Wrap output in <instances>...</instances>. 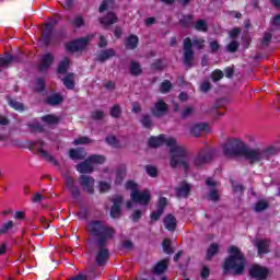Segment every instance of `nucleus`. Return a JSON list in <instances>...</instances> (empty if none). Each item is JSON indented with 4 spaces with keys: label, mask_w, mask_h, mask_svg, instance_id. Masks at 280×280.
Returning <instances> with one entry per match:
<instances>
[{
    "label": "nucleus",
    "mask_w": 280,
    "mask_h": 280,
    "mask_svg": "<svg viewBox=\"0 0 280 280\" xmlns=\"http://www.w3.org/2000/svg\"><path fill=\"white\" fill-rule=\"evenodd\" d=\"M88 231L92 233L94 237H98L100 246H106V242L115 235V230H113V228H108L100 221L90 222L88 224Z\"/></svg>",
    "instance_id": "7ed1b4c3"
},
{
    "label": "nucleus",
    "mask_w": 280,
    "mask_h": 280,
    "mask_svg": "<svg viewBox=\"0 0 280 280\" xmlns=\"http://www.w3.org/2000/svg\"><path fill=\"white\" fill-rule=\"evenodd\" d=\"M145 172L149 176H151L152 178H156V174H159V172L156 171V167L154 166H150L148 165L145 167Z\"/></svg>",
    "instance_id": "864d4df0"
},
{
    "label": "nucleus",
    "mask_w": 280,
    "mask_h": 280,
    "mask_svg": "<svg viewBox=\"0 0 280 280\" xmlns=\"http://www.w3.org/2000/svg\"><path fill=\"white\" fill-rule=\"evenodd\" d=\"M35 89L36 91H43L45 89V81H43V79H38L36 81Z\"/></svg>",
    "instance_id": "0e129e2a"
},
{
    "label": "nucleus",
    "mask_w": 280,
    "mask_h": 280,
    "mask_svg": "<svg viewBox=\"0 0 280 280\" xmlns=\"http://www.w3.org/2000/svg\"><path fill=\"white\" fill-rule=\"evenodd\" d=\"M171 89H172V83L167 80L162 82L160 86L161 93H168Z\"/></svg>",
    "instance_id": "de8ad7c7"
},
{
    "label": "nucleus",
    "mask_w": 280,
    "mask_h": 280,
    "mask_svg": "<svg viewBox=\"0 0 280 280\" xmlns=\"http://www.w3.org/2000/svg\"><path fill=\"white\" fill-rule=\"evenodd\" d=\"M224 78V72L221 70H215L212 72V80L213 82H219V80H222Z\"/></svg>",
    "instance_id": "5fc2aeb1"
},
{
    "label": "nucleus",
    "mask_w": 280,
    "mask_h": 280,
    "mask_svg": "<svg viewBox=\"0 0 280 280\" xmlns=\"http://www.w3.org/2000/svg\"><path fill=\"white\" fill-rule=\"evenodd\" d=\"M194 113H196V110L194 109V107L188 106L186 107L183 113H182V117H184V119H187V117H191V115H194Z\"/></svg>",
    "instance_id": "8fccbe9b"
},
{
    "label": "nucleus",
    "mask_w": 280,
    "mask_h": 280,
    "mask_svg": "<svg viewBox=\"0 0 280 280\" xmlns=\"http://www.w3.org/2000/svg\"><path fill=\"white\" fill-rule=\"evenodd\" d=\"M79 183L81 185V189L86 194H94L95 191V178L89 175H81L79 177Z\"/></svg>",
    "instance_id": "6e6552de"
},
{
    "label": "nucleus",
    "mask_w": 280,
    "mask_h": 280,
    "mask_svg": "<svg viewBox=\"0 0 280 280\" xmlns=\"http://www.w3.org/2000/svg\"><path fill=\"white\" fill-rule=\"evenodd\" d=\"M149 145L151 148H159L161 145H166L170 148L171 161H172V150L174 148H180V144H177L176 139L172 137H167L165 135H160L159 137H151L149 140Z\"/></svg>",
    "instance_id": "423d86ee"
},
{
    "label": "nucleus",
    "mask_w": 280,
    "mask_h": 280,
    "mask_svg": "<svg viewBox=\"0 0 280 280\" xmlns=\"http://www.w3.org/2000/svg\"><path fill=\"white\" fill-rule=\"evenodd\" d=\"M194 62V49H191V38H186L184 40V65L186 67H191Z\"/></svg>",
    "instance_id": "9d476101"
},
{
    "label": "nucleus",
    "mask_w": 280,
    "mask_h": 280,
    "mask_svg": "<svg viewBox=\"0 0 280 280\" xmlns=\"http://www.w3.org/2000/svg\"><path fill=\"white\" fill-rule=\"evenodd\" d=\"M105 141L108 145H112V148H119V142H117V138L115 136L106 137Z\"/></svg>",
    "instance_id": "a18cd8bd"
},
{
    "label": "nucleus",
    "mask_w": 280,
    "mask_h": 280,
    "mask_svg": "<svg viewBox=\"0 0 280 280\" xmlns=\"http://www.w3.org/2000/svg\"><path fill=\"white\" fill-rule=\"evenodd\" d=\"M114 175L116 176V185H121V183H124V178H126V166H121L115 171Z\"/></svg>",
    "instance_id": "bb28decb"
},
{
    "label": "nucleus",
    "mask_w": 280,
    "mask_h": 280,
    "mask_svg": "<svg viewBox=\"0 0 280 280\" xmlns=\"http://www.w3.org/2000/svg\"><path fill=\"white\" fill-rule=\"evenodd\" d=\"M42 119L45 121V124H48V126H54V124L59 121V118L54 115L44 116Z\"/></svg>",
    "instance_id": "58836bf2"
},
{
    "label": "nucleus",
    "mask_w": 280,
    "mask_h": 280,
    "mask_svg": "<svg viewBox=\"0 0 280 280\" xmlns=\"http://www.w3.org/2000/svg\"><path fill=\"white\" fill-rule=\"evenodd\" d=\"M86 143H91V139H89L88 137H81L73 141L74 145H84Z\"/></svg>",
    "instance_id": "3c124183"
},
{
    "label": "nucleus",
    "mask_w": 280,
    "mask_h": 280,
    "mask_svg": "<svg viewBox=\"0 0 280 280\" xmlns=\"http://www.w3.org/2000/svg\"><path fill=\"white\" fill-rule=\"evenodd\" d=\"M209 47L211 51L214 52V51H218V49H220V44L218 43V40L212 39L209 42Z\"/></svg>",
    "instance_id": "13d9d810"
},
{
    "label": "nucleus",
    "mask_w": 280,
    "mask_h": 280,
    "mask_svg": "<svg viewBox=\"0 0 280 280\" xmlns=\"http://www.w3.org/2000/svg\"><path fill=\"white\" fill-rule=\"evenodd\" d=\"M86 23L84 22V18L82 15H75L72 20H71V25H73V27H84Z\"/></svg>",
    "instance_id": "f704fd0d"
},
{
    "label": "nucleus",
    "mask_w": 280,
    "mask_h": 280,
    "mask_svg": "<svg viewBox=\"0 0 280 280\" xmlns=\"http://www.w3.org/2000/svg\"><path fill=\"white\" fill-rule=\"evenodd\" d=\"M271 25H272L273 27H279V25H280V15H276V16L273 18Z\"/></svg>",
    "instance_id": "774afa93"
},
{
    "label": "nucleus",
    "mask_w": 280,
    "mask_h": 280,
    "mask_svg": "<svg viewBox=\"0 0 280 280\" xmlns=\"http://www.w3.org/2000/svg\"><path fill=\"white\" fill-rule=\"evenodd\" d=\"M189 191H191V185H189L187 183H182L176 188V196L178 198H187L189 196Z\"/></svg>",
    "instance_id": "f3484780"
},
{
    "label": "nucleus",
    "mask_w": 280,
    "mask_h": 280,
    "mask_svg": "<svg viewBox=\"0 0 280 280\" xmlns=\"http://www.w3.org/2000/svg\"><path fill=\"white\" fill-rule=\"evenodd\" d=\"M106 261H108V249L104 248V246H101V249L96 255V264L98 266H104Z\"/></svg>",
    "instance_id": "aec40b11"
},
{
    "label": "nucleus",
    "mask_w": 280,
    "mask_h": 280,
    "mask_svg": "<svg viewBox=\"0 0 280 280\" xmlns=\"http://www.w3.org/2000/svg\"><path fill=\"white\" fill-rule=\"evenodd\" d=\"M47 102L51 106H56L57 104H60V102H62V96H60V94H52L48 97Z\"/></svg>",
    "instance_id": "4c0bfd02"
},
{
    "label": "nucleus",
    "mask_w": 280,
    "mask_h": 280,
    "mask_svg": "<svg viewBox=\"0 0 280 280\" xmlns=\"http://www.w3.org/2000/svg\"><path fill=\"white\" fill-rule=\"evenodd\" d=\"M228 143L230 144V148H232V152H235L236 155L246 154V143H244L242 140L232 139L229 140Z\"/></svg>",
    "instance_id": "f8f14e48"
},
{
    "label": "nucleus",
    "mask_w": 280,
    "mask_h": 280,
    "mask_svg": "<svg viewBox=\"0 0 280 280\" xmlns=\"http://www.w3.org/2000/svg\"><path fill=\"white\" fill-rule=\"evenodd\" d=\"M141 65H139L137 61H131L130 63V73L131 75H141Z\"/></svg>",
    "instance_id": "c9c22d12"
},
{
    "label": "nucleus",
    "mask_w": 280,
    "mask_h": 280,
    "mask_svg": "<svg viewBox=\"0 0 280 280\" xmlns=\"http://www.w3.org/2000/svg\"><path fill=\"white\" fill-rule=\"evenodd\" d=\"M194 28L197 30V32H207V30H209V24H207V21L205 20H198L195 23Z\"/></svg>",
    "instance_id": "2f4dec72"
},
{
    "label": "nucleus",
    "mask_w": 280,
    "mask_h": 280,
    "mask_svg": "<svg viewBox=\"0 0 280 280\" xmlns=\"http://www.w3.org/2000/svg\"><path fill=\"white\" fill-rule=\"evenodd\" d=\"M212 159L211 151H201L189 158V151L185 147H176L172 149L171 167H182L186 174H191L196 170H202Z\"/></svg>",
    "instance_id": "f257e3e1"
},
{
    "label": "nucleus",
    "mask_w": 280,
    "mask_h": 280,
    "mask_svg": "<svg viewBox=\"0 0 280 280\" xmlns=\"http://www.w3.org/2000/svg\"><path fill=\"white\" fill-rule=\"evenodd\" d=\"M90 160V163L95 167V165H103V163H106V158L103 155H92L88 158Z\"/></svg>",
    "instance_id": "c85d7f7f"
},
{
    "label": "nucleus",
    "mask_w": 280,
    "mask_h": 280,
    "mask_svg": "<svg viewBox=\"0 0 280 280\" xmlns=\"http://www.w3.org/2000/svg\"><path fill=\"white\" fill-rule=\"evenodd\" d=\"M162 246H163V250L166 253V255L172 254V246H171L170 240L165 238V240L163 241Z\"/></svg>",
    "instance_id": "6e6d98bb"
},
{
    "label": "nucleus",
    "mask_w": 280,
    "mask_h": 280,
    "mask_svg": "<svg viewBox=\"0 0 280 280\" xmlns=\"http://www.w3.org/2000/svg\"><path fill=\"white\" fill-rule=\"evenodd\" d=\"M151 113L154 117H163L167 113V104L164 100H158L151 108Z\"/></svg>",
    "instance_id": "9b49d317"
},
{
    "label": "nucleus",
    "mask_w": 280,
    "mask_h": 280,
    "mask_svg": "<svg viewBox=\"0 0 280 280\" xmlns=\"http://www.w3.org/2000/svg\"><path fill=\"white\" fill-rule=\"evenodd\" d=\"M190 40H191V47H195V49H205V38L195 37Z\"/></svg>",
    "instance_id": "473e14b6"
},
{
    "label": "nucleus",
    "mask_w": 280,
    "mask_h": 280,
    "mask_svg": "<svg viewBox=\"0 0 280 280\" xmlns=\"http://www.w3.org/2000/svg\"><path fill=\"white\" fill-rule=\"evenodd\" d=\"M249 275L252 279L266 280L268 279V269L266 267L255 265L249 269Z\"/></svg>",
    "instance_id": "1a4fd4ad"
},
{
    "label": "nucleus",
    "mask_w": 280,
    "mask_h": 280,
    "mask_svg": "<svg viewBox=\"0 0 280 280\" xmlns=\"http://www.w3.org/2000/svg\"><path fill=\"white\" fill-rule=\"evenodd\" d=\"M61 5H63L66 10H69L71 5H73V0H61Z\"/></svg>",
    "instance_id": "69168bd1"
},
{
    "label": "nucleus",
    "mask_w": 280,
    "mask_h": 280,
    "mask_svg": "<svg viewBox=\"0 0 280 280\" xmlns=\"http://www.w3.org/2000/svg\"><path fill=\"white\" fill-rule=\"evenodd\" d=\"M45 199V196L40 195V192H35L32 197L31 200L32 202H40L42 200Z\"/></svg>",
    "instance_id": "bf43d9fd"
},
{
    "label": "nucleus",
    "mask_w": 280,
    "mask_h": 280,
    "mask_svg": "<svg viewBox=\"0 0 280 280\" xmlns=\"http://www.w3.org/2000/svg\"><path fill=\"white\" fill-rule=\"evenodd\" d=\"M66 188L72 198L75 200L77 198H80V187L75 185V180L72 177H66Z\"/></svg>",
    "instance_id": "ddd939ff"
},
{
    "label": "nucleus",
    "mask_w": 280,
    "mask_h": 280,
    "mask_svg": "<svg viewBox=\"0 0 280 280\" xmlns=\"http://www.w3.org/2000/svg\"><path fill=\"white\" fill-rule=\"evenodd\" d=\"M266 209H268V202L266 200H260L254 206L256 213H261V211H266Z\"/></svg>",
    "instance_id": "e433bc0d"
},
{
    "label": "nucleus",
    "mask_w": 280,
    "mask_h": 280,
    "mask_svg": "<svg viewBox=\"0 0 280 280\" xmlns=\"http://www.w3.org/2000/svg\"><path fill=\"white\" fill-rule=\"evenodd\" d=\"M164 225L167 231L176 230V218L174 215L168 214L164 218Z\"/></svg>",
    "instance_id": "b1692460"
},
{
    "label": "nucleus",
    "mask_w": 280,
    "mask_h": 280,
    "mask_svg": "<svg viewBox=\"0 0 280 280\" xmlns=\"http://www.w3.org/2000/svg\"><path fill=\"white\" fill-rule=\"evenodd\" d=\"M163 215V209H158V211H154L151 213V220L156 221Z\"/></svg>",
    "instance_id": "052dcab7"
},
{
    "label": "nucleus",
    "mask_w": 280,
    "mask_h": 280,
    "mask_svg": "<svg viewBox=\"0 0 280 280\" xmlns=\"http://www.w3.org/2000/svg\"><path fill=\"white\" fill-rule=\"evenodd\" d=\"M141 124L144 128H150L152 126V120L150 119V116L148 115L143 116Z\"/></svg>",
    "instance_id": "4d7b16f0"
},
{
    "label": "nucleus",
    "mask_w": 280,
    "mask_h": 280,
    "mask_svg": "<svg viewBox=\"0 0 280 280\" xmlns=\"http://www.w3.org/2000/svg\"><path fill=\"white\" fill-rule=\"evenodd\" d=\"M69 65H71V61L69 58H63V60L60 61L58 66V73H67V70L69 69Z\"/></svg>",
    "instance_id": "7c9ffc66"
},
{
    "label": "nucleus",
    "mask_w": 280,
    "mask_h": 280,
    "mask_svg": "<svg viewBox=\"0 0 280 280\" xmlns=\"http://www.w3.org/2000/svg\"><path fill=\"white\" fill-rule=\"evenodd\" d=\"M223 153L225 154V156H237V153L233 152V148H231V144L229 142H226L223 147Z\"/></svg>",
    "instance_id": "79ce46f5"
},
{
    "label": "nucleus",
    "mask_w": 280,
    "mask_h": 280,
    "mask_svg": "<svg viewBox=\"0 0 280 280\" xmlns=\"http://www.w3.org/2000/svg\"><path fill=\"white\" fill-rule=\"evenodd\" d=\"M98 189H100L101 194H106V191H110V183L100 182Z\"/></svg>",
    "instance_id": "c03bdc74"
},
{
    "label": "nucleus",
    "mask_w": 280,
    "mask_h": 280,
    "mask_svg": "<svg viewBox=\"0 0 280 280\" xmlns=\"http://www.w3.org/2000/svg\"><path fill=\"white\" fill-rule=\"evenodd\" d=\"M12 229H14L13 221H8V222L3 223L2 226L0 228V237H1V235H7V233H10V231H12Z\"/></svg>",
    "instance_id": "c756f323"
},
{
    "label": "nucleus",
    "mask_w": 280,
    "mask_h": 280,
    "mask_svg": "<svg viewBox=\"0 0 280 280\" xmlns=\"http://www.w3.org/2000/svg\"><path fill=\"white\" fill-rule=\"evenodd\" d=\"M141 215H143V212L136 210L131 215V220H133V222H139V220H141Z\"/></svg>",
    "instance_id": "e2e57ef3"
},
{
    "label": "nucleus",
    "mask_w": 280,
    "mask_h": 280,
    "mask_svg": "<svg viewBox=\"0 0 280 280\" xmlns=\"http://www.w3.org/2000/svg\"><path fill=\"white\" fill-rule=\"evenodd\" d=\"M256 247L258 248V255H266L270 253V241L260 240L256 242Z\"/></svg>",
    "instance_id": "a211bd4d"
},
{
    "label": "nucleus",
    "mask_w": 280,
    "mask_h": 280,
    "mask_svg": "<svg viewBox=\"0 0 280 280\" xmlns=\"http://www.w3.org/2000/svg\"><path fill=\"white\" fill-rule=\"evenodd\" d=\"M9 106L14 108V110H23V103L14 101V98H8Z\"/></svg>",
    "instance_id": "ea45409f"
},
{
    "label": "nucleus",
    "mask_w": 280,
    "mask_h": 280,
    "mask_svg": "<svg viewBox=\"0 0 280 280\" xmlns=\"http://www.w3.org/2000/svg\"><path fill=\"white\" fill-rule=\"evenodd\" d=\"M69 155L73 161H82V159L86 158V152L82 149H72L70 150Z\"/></svg>",
    "instance_id": "5701e85b"
},
{
    "label": "nucleus",
    "mask_w": 280,
    "mask_h": 280,
    "mask_svg": "<svg viewBox=\"0 0 280 280\" xmlns=\"http://www.w3.org/2000/svg\"><path fill=\"white\" fill-rule=\"evenodd\" d=\"M167 266H170V260L163 259V260L159 261L153 267V275H163V272L167 270Z\"/></svg>",
    "instance_id": "412c9836"
},
{
    "label": "nucleus",
    "mask_w": 280,
    "mask_h": 280,
    "mask_svg": "<svg viewBox=\"0 0 280 280\" xmlns=\"http://www.w3.org/2000/svg\"><path fill=\"white\" fill-rule=\"evenodd\" d=\"M63 84L66 86V89H73L74 84H73V74H68L65 79H63Z\"/></svg>",
    "instance_id": "37998d69"
},
{
    "label": "nucleus",
    "mask_w": 280,
    "mask_h": 280,
    "mask_svg": "<svg viewBox=\"0 0 280 280\" xmlns=\"http://www.w3.org/2000/svg\"><path fill=\"white\" fill-rule=\"evenodd\" d=\"M208 200H212V202H218L220 200V195L215 188H212L208 195Z\"/></svg>",
    "instance_id": "49530a36"
},
{
    "label": "nucleus",
    "mask_w": 280,
    "mask_h": 280,
    "mask_svg": "<svg viewBox=\"0 0 280 280\" xmlns=\"http://www.w3.org/2000/svg\"><path fill=\"white\" fill-rule=\"evenodd\" d=\"M220 252V245L217 243H212L208 250H207V255H206V259H208V261H210V259L214 256L218 255V253Z\"/></svg>",
    "instance_id": "393cba45"
},
{
    "label": "nucleus",
    "mask_w": 280,
    "mask_h": 280,
    "mask_svg": "<svg viewBox=\"0 0 280 280\" xmlns=\"http://www.w3.org/2000/svg\"><path fill=\"white\" fill-rule=\"evenodd\" d=\"M211 90V83H209V81H203L200 85V91L202 93H207V91Z\"/></svg>",
    "instance_id": "680f3d73"
},
{
    "label": "nucleus",
    "mask_w": 280,
    "mask_h": 280,
    "mask_svg": "<svg viewBox=\"0 0 280 280\" xmlns=\"http://www.w3.org/2000/svg\"><path fill=\"white\" fill-rule=\"evenodd\" d=\"M112 117H121V107L119 105H114L110 109Z\"/></svg>",
    "instance_id": "09e8293b"
},
{
    "label": "nucleus",
    "mask_w": 280,
    "mask_h": 280,
    "mask_svg": "<svg viewBox=\"0 0 280 280\" xmlns=\"http://www.w3.org/2000/svg\"><path fill=\"white\" fill-rule=\"evenodd\" d=\"M114 205L110 209L112 218H119L121 215V202H124V198L121 196H116L113 198Z\"/></svg>",
    "instance_id": "4468645a"
},
{
    "label": "nucleus",
    "mask_w": 280,
    "mask_h": 280,
    "mask_svg": "<svg viewBox=\"0 0 280 280\" xmlns=\"http://www.w3.org/2000/svg\"><path fill=\"white\" fill-rule=\"evenodd\" d=\"M138 45H139V37H137L136 35H131L126 39L127 49H137Z\"/></svg>",
    "instance_id": "cd10ccee"
},
{
    "label": "nucleus",
    "mask_w": 280,
    "mask_h": 280,
    "mask_svg": "<svg viewBox=\"0 0 280 280\" xmlns=\"http://www.w3.org/2000/svg\"><path fill=\"white\" fill-rule=\"evenodd\" d=\"M208 131H209V124L207 122L195 124L190 128L191 137H199L201 132H208Z\"/></svg>",
    "instance_id": "2eb2a0df"
},
{
    "label": "nucleus",
    "mask_w": 280,
    "mask_h": 280,
    "mask_svg": "<svg viewBox=\"0 0 280 280\" xmlns=\"http://www.w3.org/2000/svg\"><path fill=\"white\" fill-rule=\"evenodd\" d=\"M240 47V42L232 40L230 44L226 45V51H230V54H235Z\"/></svg>",
    "instance_id": "a19ab883"
},
{
    "label": "nucleus",
    "mask_w": 280,
    "mask_h": 280,
    "mask_svg": "<svg viewBox=\"0 0 280 280\" xmlns=\"http://www.w3.org/2000/svg\"><path fill=\"white\" fill-rule=\"evenodd\" d=\"M77 170L80 172V174H91L94 170V166L90 160L86 159L84 162L77 166Z\"/></svg>",
    "instance_id": "6ab92c4d"
},
{
    "label": "nucleus",
    "mask_w": 280,
    "mask_h": 280,
    "mask_svg": "<svg viewBox=\"0 0 280 280\" xmlns=\"http://www.w3.org/2000/svg\"><path fill=\"white\" fill-rule=\"evenodd\" d=\"M113 56H115V50L113 49L102 50L96 55V60L98 62H106V60H109V58H113Z\"/></svg>",
    "instance_id": "4be33fe9"
},
{
    "label": "nucleus",
    "mask_w": 280,
    "mask_h": 280,
    "mask_svg": "<svg viewBox=\"0 0 280 280\" xmlns=\"http://www.w3.org/2000/svg\"><path fill=\"white\" fill-rule=\"evenodd\" d=\"M91 40H93V35H88L74 42H70L66 44V51H80V49H84V47H86Z\"/></svg>",
    "instance_id": "0eeeda50"
},
{
    "label": "nucleus",
    "mask_w": 280,
    "mask_h": 280,
    "mask_svg": "<svg viewBox=\"0 0 280 280\" xmlns=\"http://www.w3.org/2000/svg\"><path fill=\"white\" fill-rule=\"evenodd\" d=\"M51 62H54V55L45 54L39 62V71H47L48 67H51Z\"/></svg>",
    "instance_id": "dca6fc26"
},
{
    "label": "nucleus",
    "mask_w": 280,
    "mask_h": 280,
    "mask_svg": "<svg viewBox=\"0 0 280 280\" xmlns=\"http://www.w3.org/2000/svg\"><path fill=\"white\" fill-rule=\"evenodd\" d=\"M11 62H12V56L7 55V56L0 58V68L8 67V65H10Z\"/></svg>",
    "instance_id": "603ef678"
},
{
    "label": "nucleus",
    "mask_w": 280,
    "mask_h": 280,
    "mask_svg": "<svg viewBox=\"0 0 280 280\" xmlns=\"http://www.w3.org/2000/svg\"><path fill=\"white\" fill-rule=\"evenodd\" d=\"M93 119H102L104 117V112L96 110L92 114Z\"/></svg>",
    "instance_id": "338daca9"
},
{
    "label": "nucleus",
    "mask_w": 280,
    "mask_h": 280,
    "mask_svg": "<svg viewBox=\"0 0 280 280\" xmlns=\"http://www.w3.org/2000/svg\"><path fill=\"white\" fill-rule=\"evenodd\" d=\"M126 189H129L131 191V201L127 202V209H132L133 202H136L137 205H142L143 207L149 205L151 199L150 190L139 191V186L133 180H129L126 183Z\"/></svg>",
    "instance_id": "20e7f679"
},
{
    "label": "nucleus",
    "mask_w": 280,
    "mask_h": 280,
    "mask_svg": "<svg viewBox=\"0 0 280 280\" xmlns=\"http://www.w3.org/2000/svg\"><path fill=\"white\" fill-rule=\"evenodd\" d=\"M101 23H102V25H114V23H117V15H115V13L110 12L101 19Z\"/></svg>",
    "instance_id": "a878e982"
},
{
    "label": "nucleus",
    "mask_w": 280,
    "mask_h": 280,
    "mask_svg": "<svg viewBox=\"0 0 280 280\" xmlns=\"http://www.w3.org/2000/svg\"><path fill=\"white\" fill-rule=\"evenodd\" d=\"M275 154H277V149L272 147L266 149H250L245 151V159L249 161V163H261L268 161L270 156H275Z\"/></svg>",
    "instance_id": "39448f33"
},
{
    "label": "nucleus",
    "mask_w": 280,
    "mask_h": 280,
    "mask_svg": "<svg viewBox=\"0 0 280 280\" xmlns=\"http://www.w3.org/2000/svg\"><path fill=\"white\" fill-rule=\"evenodd\" d=\"M115 7V0H105L100 7V12H106V10H113Z\"/></svg>",
    "instance_id": "72a5a7b5"
},
{
    "label": "nucleus",
    "mask_w": 280,
    "mask_h": 280,
    "mask_svg": "<svg viewBox=\"0 0 280 280\" xmlns=\"http://www.w3.org/2000/svg\"><path fill=\"white\" fill-rule=\"evenodd\" d=\"M229 257L223 264V272H232V275H243L244 266V255L240 252V248L231 246L228 250Z\"/></svg>",
    "instance_id": "f03ea898"
}]
</instances>
